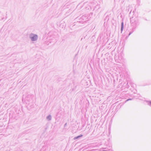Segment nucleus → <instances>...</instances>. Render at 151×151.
Instances as JSON below:
<instances>
[{"label": "nucleus", "mask_w": 151, "mask_h": 151, "mask_svg": "<svg viewBox=\"0 0 151 151\" xmlns=\"http://www.w3.org/2000/svg\"><path fill=\"white\" fill-rule=\"evenodd\" d=\"M91 18V17L90 16V15L88 17V15L86 14H85L82 16L81 17H78L77 18V19H80V18H81L80 19L81 20L79 21V22H84L86 21H87L88 20H89Z\"/></svg>", "instance_id": "obj_1"}, {"label": "nucleus", "mask_w": 151, "mask_h": 151, "mask_svg": "<svg viewBox=\"0 0 151 151\" xmlns=\"http://www.w3.org/2000/svg\"><path fill=\"white\" fill-rule=\"evenodd\" d=\"M29 37L32 41L35 42L37 41L38 36L36 34L31 33L29 35Z\"/></svg>", "instance_id": "obj_2"}, {"label": "nucleus", "mask_w": 151, "mask_h": 151, "mask_svg": "<svg viewBox=\"0 0 151 151\" xmlns=\"http://www.w3.org/2000/svg\"><path fill=\"white\" fill-rule=\"evenodd\" d=\"M32 96L30 95H28L25 98V101L27 104H29V102L31 101L32 100Z\"/></svg>", "instance_id": "obj_3"}, {"label": "nucleus", "mask_w": 151, "mask_h": 151, "mask_svg": "<svg viewBox=\"0 0 151 151\" xmlns=\"http://www.w3.org/2000/svg\"><path fill=\"white\" fill-rule=\"evenodd\" d=\"M130 22L132 26L133 27H135L138 24V22L137 21L134 20L133 17H132L130 18Z\"/></svg>", "instance_id": "obj_4"}, {"label": "nucleus", "mask_w": 151, "mask_h": 151, "mask_svg": "<svg viewBox=\"0 0 151 151\" xmlns=\"http://www.w3.org/2000/svg\"><path fill=\"white\" fill-rule=\"evenodd\" d=\"M46 119L48 121H50L52 119V117L50 115H48L46 117Z\"/></svg>", "instance_id": "obj_5"}, {"label": "nucleus", "mask_w": 151, "mask_h": 151, "mask_svg": "<svg viewBox=\"0 0 151 151\" xmlns=\"http://www.w3.org/2000/svg\"><path fill=\"white\" fill-rule=\"evenodd\" d=\"M118 59L119 60H122L123 59V56L122 54H119V55L118 57Z\"/></svg>", "instance_id": "obj_6"}, {"label": "nucleus", "mask_w": 151, "mask_h": 151, "mask_svg": "<svg viewBox=\"0 0 151 151\" xmlns=\"http://www.w3.org/2000/svg\"><path fill=\"white\" fill-rule=\"evenodd\" d=\"M124 29V23L123 22H122L121 23V32H122V31H123Z\"/></svg>", "instance_id": "obj_7"}, {"label": "nucleus", "mask_w": 151, "mask_h": 151, "mask_svg": "<svg viewBox=\"0 0 151 151\" xmlns=\"http://www.w3.org/2000/svg\"><path fill=\"white\" fill-rule=\"evenodd\" d=\"M83 136V135L81 134L79 136H77V137H74V139H78L79 138L82 137Z\"/></svg>", "instance_id": "obj_8"}, {"label": "nucleus", "mask_w": 151, "mask_h": 151, "mask_svg": "<svg viewBox=\"0 0 151 151\" xmlns=\"http://www.w3.org/2000/svg\"><path fill=\"white\" fill-rule=\"evenodd\" d=\"M134 29H132V32H130L128 35V37L129 36L132 32L134 31Z\"/></svg>", "instance_id": "obj_9"}, {"label": "nucleus", "mask_w": 151, "mask_h": 151, "mask_svg": "<svg viewBox=\"0 0 151 151\" xmlns=\"http://www.w3.org/2000/svg\"><path fill=\"white\" fill-rule=\"evenodd\" d=\"M148 103V105L151 106V101H147Z\"/></svg>", "instance_id": "obj_10"}, {"label": "nucleus", "mask_w": 151, "mask_h": 151, "mask_svg": "<svg viewBox=\"0 0 151 151\" xmlns=\"http://www.w3.org/2000/svg\"><path fill=\"white\" fill-rule=\"evenodd\" d=\"M132 100V99H127V100H126V101H129V100Z\"/></svg>", "instance_id": "obj_11"}, {"label": "nucleus", "mask_w": 151, "mask_h": 151, "mask_svg": "<svg viewBox=\"0 0 151 151\" xmlns=\"http://www.w3.org/2000/svg\"><path fill=\"white\" fill-rule=\"evenodd\" d=\"M46 43L47 45H50V43H48L47 42H46Z\"/></svg>", "instance_id": "obj_12"}, {"label": "nucleus", "mask_w": 151, "mask_h": 151, "mask_svg": "<svg viewBox=\"0 0 151 151\" xmlns=\"http://www.w3.org/2000/svg\"><path fill=\"white\" fill-rule=\"evenodd\" d=\"M66 124H67V123H66L65 125H64V126L65 127L66 125Z\"/></svg>", "instance_id": "obj_13"}, {"label": "nucleus", "mask_w": 151, "mask_h": 151, "mask_svg": "<svg viewBox=\"0 0 151 151\" xmlns=\"http://www.w3.org/2000/svg\"><path fill=\"white\" fill-rule=\"evenodd\" d=\"M23 99H22V100L23 101Z\"/></svg>", "instance_id": "obj_14"}, {"label": "nucleus", "mask_w": 151, "mask_h": 151, "mask_svg": "<svg viewBox=\"0 0 151 151\" xmlns=\"http://www.w3.org/2000/svg\"><path fill=\"white\" fill-rule=\"evenodd\" d=\"M128 83H127V85H128Z\"/></svg>", "instance_id": "obj_15"}, {"label": "nucleus", "mask_w": 151, "mask_h": 151, "mask_svg": "<svg viewBox=\"0 0 151 151\" xmlns=\"http://www.w3.org/2000/svg\"><path fill=\"white\" fill-rule=\"evenodd\" d=\"M91 15H92V13H91Z\"/></svg>", "instance_id": "obj_16"}, {"label": "nucleus", "mask_w": 151, "mask_h": 151, "mask_svg": "<svg viewBox=\"0 0 151 151\" xmlns=\"http://www.w3.org/2000/svg\"><path fill=\"white\" fill-rule=\"evenodd\" d=\"M131 11L130 12V14L131 13Z\"/></svg>", "instance_id": "obj_17"}, {"label": "nucleus", "mask_w": 151, "mask_h": 151, "mask_svg": "<svg viewBox=\"0 0 151 151\" xmlns=\"http://www.w3.org/2000/svg\"><path fill=\"white\" fill-rule=\"evenodd\" d=\"M51 43V42H50V43Z\"/></svg>", "instance_id": "obj_18"}]
</instances>
